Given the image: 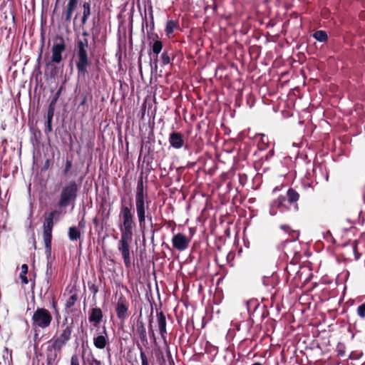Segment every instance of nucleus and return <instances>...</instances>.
<instances>
[{"mask_svg":"<svg viewBox=\"0 0 365 365\" xmlns=\"http://www.w3.org/2000/svg\"><path fill=\"white\" fill-rule=\"evenodd\" d=\"M89 33L83 29L81 36H78L76 42L74 54L76 57V66L78 71V93L76 100L79 101L78 110L82 113L85 108L88 109V103L91 102V87L89 84L90 77L88 68L91 65V61L88 57L87 48L88 40L87 36Z\"/></svg>","mask_w":365,"mask_h":365,"instance_id":"nucleus-1","label":"nucleus"},{"mask_svg":"<svg viewBox=\"0 0 365 365\" xmlns=\"http://www.w3.org/2000/svg\"><path fill=\"white\" fill-rule=\"evenodd\" d=\"M119 210V228L120 235H133V230L136 227L135 220V210L133 208L132 199L126 201L124 196L120 197Z\"/></svg>","mask_w":365,"mask_h":365,"instance_id":"nucleus-2","label":"nucleus"},{"mask_svg":"<svg viewBox=\"0 0 365 365\" xmlns=\"http://www.w3.org/2000/svg\"><path fill=\"white\" fill-rule=\"evenodd\" d=\"M300 195L294 188L287 190L285 195H280L274 201V205L280 210H299L298 201Z\"/></svg>","mask_w":365,"mask_h":365,"instance_id":"nucleus-3","label":"nucleus"},{"mask_svg":"<svg viewBox=\"0 0 365 365\" xmlns=\"http://www.w3.org/2000/svg\"><path fill=\"white\" fill-rule=\"evenodd\" d=\"M135 211L140 229L144 230L148 220L153 223V216L149 207L151 201L148 198L135 199Z\"/></svg>","mask_w":365,"mask_h":365,"instance_id":"nucleus-4","label":"nucleus"},{"mask_svg":"<svg viewBox=\"0 0 365 365\" xmlns=\"http://www.w3.org/2000/svg\"><path fill=\"white\" fill-rule=\"evenodd\" d=\"M106 41V31L103 30L96 37L93 36V59L95 58V64L97 68L102 65L104 61L105 44Z\"/></svg>","mask_w":365,"mask_h":365,"instance_id":"nucleus-5","label":"nucleus"},{"mask_svg":"<svg viewBox=\"0 0 365 365\" xmlns=\"http://www.w3.org/2000/svg\"><path fill=\"white\" fill-rule=\"evenodd\" d=\"M133 235H120V239L118 242V250L120 252L126 268L131 267L130 245Z\"/></svg>","mask_w":365,"mask_h":365,"instance_id":"nucleus-6","label":"nucleus"},{"mask_svg":"<svg viewBox=\"0 0 365 365\" xmlns=\"http://www.w3.org/2000/svg\"><path fill=\"white\" fill-rule=\"evenodd\" d=\"M32 327L46 329L52 321V315L49 311L43 307H37L32 316Z\"/></svg>","mask_w":365,"mask_h":365,"instance_id":"nucleus-7","label":"nucleus"},{"mask_svg":"<svg viewBox=\"0 0 365 365\" xmlns=\"http://www.w3.org/2000/svg\"><path fill=\"white\" fill-rule=\"evenodd\" d=\"M61 212L58 210H53L44 215L43 223V237L52 238V230L54 225L60 220Z\"/></svg>","mask_w":365,"mask_h":365,"instance_id":"nucleus-8","label":"nucleus"},{"mask_svg":"<svg viewBox=\"0 0 365 365\" xmlns=\"http://www.w3.org/2000/svg\"><path fill=\"white\" fill-rule=\"evenodd\" d=\"M77 190V185L74 181H71L66 185L62 189L58 200V205L61 207H67L71 202L76 198Z\"/></svg>","mask_w":365,"mask_h":365,"instance_id":"nucleus-9","label":"nucleus"},{"mask_svg":"<svg viewBox=\"0 0 365 365\" xmlns=\"http://www.w3.org/2000/svg\"><path fill=\"white\" fill-rule=\"evenodd\" d=\"M115 311L118 319L124 323L129 316V302L126 297L120 294L115 306Z\"/></svg>","mask_w":365,"mask_h":365,"instance_id":"nucleus-10","label":"nucleus"},{"mask_svg":"<svg viewBox=\"0 0 365 365\" xmlns=\"http://www.w3.org/2000/svg\"><path fill=\"white\" fill-rule=\"evenodd\" d=\"M173 247L178 251L185 250L190 244V240L183 234L178 233L172 238Z\"/></svg>","mask_w":365,"mask_h":365,"instance_id":"nucleus-11","label":"nucleus"},{"mask_svg":"<svg viewBox=\"0 0 365 365\" xmlns=\"http://www.w3.org/2000/svg\"><path fill=\"white\" fill-rule=\"evenodd\" d=\"M157 322L158 327L159 329V333L162 339L164 341V344L167 346V329H166V317L165 314L163 312H157Z\"/></svg>","mask_w":365,"mask_h":365,"instance_id":"nucleus-12","label":"nucleus"},{"mask_svg":"<svg viewBox=\"0 0 365 365\" xmlns=\"http://www.w3.org/2000/svg\"><path fill=\"white\" fill-rule=\"evenodd\" d=\"M169 143L175 149H180L184 145L182 135L179 132H173L169 136Z\"/></svg>","mask_w":365,"mask_h":365,"instance_id":"nucleus-13","label":"nucleus"},{"mask_svg":"<svg viewBox=\"0 0 365 365\" xmlns=\"http://www.w3.org/2000/svg\"><path fill=\"white\" fill-rule=\"evenodd\" d=\"M300 265L298 263L291 262L289 264L287 265L284 270L287 274V279H289L291 277L295 279L297 275H299Z\"/></svg>","mask_w":365,"mask_h":365,"instance_id":"nucleus-14","label":"nucleus"},{"mask_svg":"<svg viewBox=\"0 0 365 365\" xmlns=\"http://www.w3.org/2000/svg\"><path fill=\"white\" fill-rule=\"evenodd\" d=\"M103 331L104 335H98L93 339L94 346L100 349H104L107 344H108V339L107 337L106 329L105 327H103Z\"/></svg>","mask_w":365,"mask_h":365,"instance_id":"nucleus-15","label":"nucleus"},{"mask_svg":"<svg viewBox=\"0 0 365 365\" xmlns=\"http://www.w3.org/2000/svg\"><path fill=\"white\" fill-rule=\"evenodd\" d=\"M148 198L147 187H144L143 177H140L137 182L135 199Z\"/></svg>","mask_w":365,"mask_h":365,"instance_id":"nucleus-16","label":"nucleus"},{"mask_svg":"<svg viewBox=\"0 0 365 365\" xmlns=\"http://www.w3.org/2000/svg\"><path fill=\"white\" fill-rule=\"evenodd\" d=\"M56 41L51 48L52 52H56L62 54L66 49V43L62 36L57 35L54 38Z\"/></svg>","mask_w":365,"mask_h":365,"instance_id":"nucleus-17","label":"nucleus"},{"mask_svg":"<svg viewBox=\"0 0 365 365\" xmlns=\"http://www.w3.org/2000/svg\"><path fill=\"white\" fill-rule=\"evenodd\" d=\"M136 332L139 335L141 341L145 344L148 343L146 329L143 321H138L136 325Z\"/></svg>","mask_w":365,"mask_h":365,"instance_id":"nucleus-18","label":"nucleus"},{"mask_svg":"<svg viewBox=\"0 0 365 365\" xmlns=\"http://www.w3.org/2000/svg\"><path fill=\"white\" fill-rule=\"evenodd\" d=\"M52 63L49 61L46 62L45 75L55 79L58 75L59 70L57 67L53 66Z\"/></svg>","mask_w":365,"mask_h":365,"instance_id":"nucleus-19","label":"nucleus"},{"mask_svg":"<svg viewBox=\"0 0 365 365\" xmlns=\"http://www.w3.org/2000/svg\"><path fill=\"white\" fill-rule=\"evenodd\" d=\"M44 246H45V255L46 257V263H53L51 259V242L52 238L43 237Z\"/></svg>","mask_w":365,"mask_h":365,"instance_id":"nucleus-20","label":"nucleus"},{"mask_svg":"<svg viewBox=\"0 0 365 365\" xmlns=\"http://www.w3.org/2000/svg\"><path fill=\"white\" fill-rule=\"evenodd\" d=\"M65 344L66 343L63 341H62L61 339L58 337L51 341V344L48 346L46 351L47 352H51L53 350L55 351V352H56L57 351H58L61 350V349Z\"/></svg>","mask_w":365,"mask_h":365,"instance_id":"nucleus-21","label":"nucleus"},{"mask_svg":"<svg viewBox=\"0 0 365 365\" xmlns=\"http://www.w3.org/2000/svg\"><path fill=\"white\" fill-rule=\"evenodd\" d=\"M178 27V23L176 21L174 20H169L166 23L165 26V34L166 36L168 37H170V36L173 34L175 29Z\"/></svg>","mask_w":365,"mask_h":365,"instance_id":"nucleus-22","label":"nucleus"},{"mask_svg":"<svg viewBox=\"0 0 365 365\" xmlns=\"http://www.w3.org/2000/svg\"><path fill=\"white\" fill-rule=\"evenodd\" d=\"M171 56L173 53L170 50L165 49L160 56L161 66H165L171 63Z\"/></svg>","mask_w":365,"mask_h":365,"instance_id":"nucleus-23","label":"nucleus"},{"mask_svg":"<svg viewBox=\"0 0 365 365\" xmlns=\"http://www.w3.org/2000/svg\"><path fill=\"white\" fill-rule=\"evenodd\" d=\"M68 236L71 241H76L80 239L81 232L79 229L76 226H71L68 228Z\"/></svg>","mask_w":365,"mask_h":365,"instance_id":"nucleus-24","label":"nucleus"},{"mask_svg":"<svg viewBox=\"0 0 365 365\" xmlns=\"http://www.w3.org/2000/svg\"><path fill=\"white\" fill-rule=\"evenodd\" d=\"M82 365H91V350L85 349L83 346Z\"/></svg>","mask_w":365,"mask_h":365,"instance_id":"nucleus-25","label":"nucleus"},{"mask_svg":"<svg viewBox=\"0 0 365 365\" xmlns=\"http://www.w3.org/2000/svg\"><path fill=\"white\" fill-rule=\"evenodd\" d=\"M90 1L91 0H89L88 2H85L83 6V14L81 20L82 26H83L86 23L87 19L91 14Z\"/></svg>","mask_w":365,"mask_h":365,"instance_id":"nucleus-26","label":"nucleus"},{"mask_svg":"<svg viewBox=\"0 0 365 365\" xmlns=\"http://www.w3.org/2000/svg\"><path fill=\"white\" fill-rule=\"evenodd\" d=\"M52 264L51 262L46 263V278L45 280L46 282L47 287L46 293L48 292L51 288V277L52 276Z\"/></svg>","mask_w":365,"mask_h":365,"instance_id":"nucleus-27","label":"nucleus"},{"mask_svg":"<svg viewBox=\"0 0 365 365\" xmlns=\"http://www.w3.org/2000/svg\"><path fill=\"white\" fill-rule=\"evenodd\" d=\"M21 269V271L19 274V278L23 284H27L29 283V279L26 275L29 272V266L26 264H23Z\"/></svg>","mask_w":365,"mask_h":365,"instance_id":"nucleus-28","label":"nucleus"},{"mask_svg":"<svg viewBox=\"0 0 365 365\" xmlns=\"http://www.w3.org/2000/svg\"><path fill=\"white\" fill-rule=\"evenodd\" d=\"M259 308V304L256 300H250L247 302V309L250 315L254 314Z\"/></svg>","mask_w":365,"mask_h":365,"instance_id":"nucleus-29","label":"nucleus"},{"mask_svg":"<svg viewBox=\"0 0 365 365\" xmlns=\"http://www.w3.org/2000/svg\"><path fill=\"white\" fill-rule=\"evenodd\" d=\"M313 37L319 42H326L328 39L327 32L322 30L315 31L313 34Z\"/></svg>","mask_w":365,"mask_h":365,"instance_id":"nucleus-30","label":"nucleus"},{"mask_svg":"<svg viewBox=\"0 0 365 365\" xmlns=\"http://www.w3.org/2000/svg\"><path fill=\"white\" fill-rule=\"evenodd\" d=\"M102 317L103 314L101 309L99 308H93V322H94L95 326L101 321Z\"/></svg>","mask_w":365,"mask_h":365,"instance_id":"nucleus-31","label":"nucleus"},{"mask_svg":"<svg viewBox=\"0 0 365 365\" xmlns=\"http://www.w3.org/2000/svg\"><path fill=\"white\" fill-rule=\"evenodd\" d=\"M163 43L160 40H156L152 45V52L153 55H159L163 50Z\"/></svg>","mask_w":365,"mask_h":365,"instance_id":"nucleus-32","label":"nucleus"},{"mask_svg":"<svg viewBox=\"0 0 365 365\" xmlns=\"http://www.w3.org/2000/svg\"><path fill=\"white\" fill-rule=\"evenodd\" d=\"M63 90V86L61 85L58 88V90L56 91V92L53 94V96H52V98H51L50 100V102H49V104L51 105H53V106H56V103L58 101V98L59 97L61 96V93Z\"/></svg>","mask_w":365,"mask_h":365,"instance_id":"nucleus-33","label":"nucleus"},{"mask_svg":"<svg viewBox=\"0 0 365 365\" xmlns=\"http://www.w3.org/2000/svg\"><path fill=\"white\" fill-rule=\"evenodd\" d=\"M71 329L69 327H67L63 332L60 334L58 336L59 339H61L62 341H63L65 343L68 341L71 338Z\"/></svg>","mask_w":365,"mask_h":365,"instance_id":"nucleus-34","label":"nucleus"},{"mask_svg":"<svg viewBox=\"0 0 365 365\" xmlns=\"http://www.w3.org/2000/svg\"><path fill=\"white\" fill-rule=\"evenodd\" d=\"M260 136V143L262 144L260 149H265L269 146V140L268 136L264 134H259Z\"/></svg>","mask_w":365,"mask_h":365,"instance_id":"nucleus-35","label":"nucleus"},{"mask_svg":"<svg viewBox=\"0 0 365 365\" xmlns=\"http://www.w3.org/2000/svg\"><path fill=\"white\" fill-rule=\"evenodd\" d=\"M55 109H56V106L48 104L47 113H46V120H53Z\"/></svg>","mask_w":365,"mask_h":365,"instance_id":"nucleus-36","label":"nucleus"},{"mask_svg":"<svg viewBox=\"0 0 365 365\" xmlns=\"http://www.w3.org/2000/svg\"><path fill=\"white\" fill-rule=\"evenodd\" d=\"M77 301V296L76 294H72L66 300L65 306L66 308H71L72 307L76 302Z\"/></svg>","mask_w":365,"mask_h":365,"instance_id":"nucleus-37","label":"nucleus"},{"mask_svg":"<svg viewBox=\"0 0 365 365\" xmlns=\"http://www.w3.org/2000/svg\"><path fill=\"white\" fill-rule=\"evenodd\" d=\"M75 9H76V8L67 5L66 15H65V21H66L69 22L71 21L72 14H73V11H75Z\"/></svg>","mask_w":365,"mask_h":365,"instance_id":"nucleus-38","label":"nucleus"},{"mask_svg":"<svg viewBox=\"0 0 365 365\" xmlns=\"http://www.w3.org/2000/svg\"><path fill=\"white\" fill-rule=\"evenodd\" d=\"M56 356H57L56 352H54V353H53V351L47 352V356H46L47 365H53V363L54 362Z\"/></svg>","mask_w":365,"mask_h":365,"instance_id":"nucleus-39","label":"nucleus"},{"mask_svg":"<svg viewBox=\"0 0 365 365\" xmlns=\"http://www.w3.org/2000/svg\"><path fill=\"white\" fill-rule=\"evenodd\" d=\"M62 60V54L52 52V55L51 57V63H59Z\"/></svg>","mask_w":365,"mask_h":365,"instance_id":"nucleus-40","label":"nucleus"},{"mask_svg":"<svg viewBox=\"0 0 365 365\" xmlns=\"http://www.w3.org/2000/svg\"><path fill=\"white\" fill-rule=\"evenodd\" d=\"M138 346L140 351V356L142 365H149L147 356L145 354V352L143 351L142 347L140 346V345L139 344H138Z\"/></svg>","mask_w":365,"mask_h":365,"instance_id":"nucleus-41","label":"nucleus"},{"mask_svg":"<svg viewBox=\"0 0 365 365\" xmlns=\"http://www.w3.org/2000/svg\"><path fill=\"white\" fill-rule=\"evenodd\" d=\"M148 333H149L150 338L152 339L153 342L155 344H157V339H156L155 334L154 330L153 329L152 320H150V322H149Z\"/></svg>","mask_w":365,"mask_h":365,"instance_id":"nucleus-42","label":"nucleus"},{"mask_svg":"<svg viewBox=\"0 0 365 365\" xmlns=\"http://www.w3.org/2000/svg\"><path fill=\"white\" fill-rule=\"evenodd\" d=\"M72 166H73L72 160L67 158L66 163H65L63 170V174L65 175H67L70 173V171L71 170Z\"/></svg>","mask_w":365,"mask_h":365,"instance_id":"nucleus-43","label":"nucleus"},{"mask_svg":"<svg viewBox=\"0 0 365 365\" xmlns=\"http://www.w3.org/2000/svg\"><path fill=\"white\" fill-rule=\"evenodd\" d=\"M357 314L362 319L365 318V303L359 305L356 309Z\"/></svg>","mask_w":365,"mask_h":365,"instance_id":"nucleus-44","label":"nucleus"},{"mask_svg":"<svg viewBox=\"0 0 365 365\" xmlns=\"http://www.w3.org/2000/svg\"><path fill=\"white\" fill-rule=\"evenodd\" d=\"M149 16H150V31L154 30V16H153V6H150L149 7Z\"/></svg>","mask_w":365,"mask_h":365,"instance_id":"nucleus-45","label":"nucleus"},{"mask_svg":"<svg viewBox=\"0 0 365 365\" xmlns=\"http://www.w3.org/2000/svg\"><path fill=\"white\" fill-rule=\"evenodd\" d=\"M53 120H46L45 122V128L44 132L46 134H48L49 133L52 132L53 130Z\"/></svg>","mask_w":365,"mask_h":365,"instance_id":"nucleus-46","label":"nucleus"},{"mask_svg":"<svg viewBox=\"0 0 365 365\" xmlns=\"http://www.w3.org/2000/svg\"><path fill=\"white\" fill-rule=\"evenodd\" d=\"M239 180L241 185H244L247 181V175L246 174H239Z\"/></svg>","mask_w":365,"mask_h":365,"instance_id":"nucleus-47","label":"nucleus"},{"mask_svg":"<svg viewBox=\"0 0 365 365\" xmlns=\"http://www.w3.org/2000/svg\"><path fill=\"white\" fill-rule=\"evenodd\" d=\"M51 304V307L54 309L56 313L58 314V309H57V302H56L54 296L52 297Z\"/></svg>","mask_w":365,"mask_h":365,"instance_id":"nucleus-48","label":"nucleus"},{"mask_svg":"<svg viewBox=\"0 0 365 365\" xmlns=\"http://www.w3.org/2000/svg\"><path fill=\"white\" fill-rule=\"evenodd\" d=\"M71 365H79L78 359L76 355H73L71 356Z\"/></svg>","mask_w":365,"mask_h":365,"instance_id":"nucleus-49","label":"nucleus"},{"mask_svg":"<svg viewBox=\"0 0 365 365\" xmlns=\"http://www.w3.org/2000/svg\"><path fill=\"white\" fill-rule=\"evenodd\" d=\"M159 61L158 55H153V58L151 59V65L153 64L155 68L158 67V63Z\"/></svg>","mask_w":365,"mask_h":365,"instance_id":"nucleus-50","label":"nucleus"},{"mask_svg":"<svg viewBox=\"0 0 365 365\" xmlns=\"http://www.w3.org/2000/svg\"><path fill=\"white\" fill-rule=\"evenodd\" d=\"M168 227H172V232H173L175 230V222L173 220H169L166 222Z\"/></svg>","mask_w":365,"mask_h":365,"instance_id":"nucleus-51","label":"nucleus"},{"mask_svg":"<svg viewBox=\"0 0 365 365\" xmlns=\"http://www.w3.org/2000/svg\"><path fill=\"white\" fill-rule=\"evenodd\" d=\"M87 319L89 323H91V304L89 305L87 311Z\"/></svg>","mask_w":365,"mask_h":365,"instance_id":"nucleus-52","label":"nucleus"},{"mask_svg":"<svg viewBox=\"0 0 365 365\" xmlns=\"http://www.w3.org/2000/svg\"><path fill=\"white\" fill-rule=\"evenodd\" d=\"M78 0H68V4L72 7L76 8Z\"/></svg>","mask_w":365,"mask_h":365,"instance_id":"nucleus-53","label":"nucleus"},{"mask_svg":"<svg viewBox=\"0 0 365 365\" xmlns=\"http://www.w3.org/2000/svg\"><path fill=\"white\" fill-rule=\"evenodd\" d=\"M274 154V149L272 148L269 152L265 156V159L267 160H269L270 158H272Z\"/></svg>","mask_w":365,"mask_h":365,"instance_id":"nucleus-54","label":"nucleus"},{"mask_svg":"<svg viewBox=\"0 0 365 365\" xmlns=\"http://www.w3.org/2000/svg\"><path fill=\"white\" fill-rule=\"evenodd\" d=\"M280 228L286 232H289L291 230V227L287 225H282L280 226Z\"/></svg>","mask_w":365,"mask_h":365,"instance_id":"nucleus-55","label":"nucleus"},{"mask_svg":"<svg viewBox=\"0 0 365 365\" xmlns=\"http://www.w3.org/2000/svg\"><path fill=\"white\" fill-rule=\"evenodd\" d=\"M49 165H50V160H46L43 168H42V170H46L48 168Z\"/></svg>","mask_w":365,"mask_h":365,"instance_id":"nucleus-56","label":"nucleus"},{"mask_svg":"<svg viewBox=\"0 0 365 365\" xmlns=\"http://www.w3.org/2000/svg\"><path fill=\"white\" fill-rule=\"evenodd\" d=\"M32 239H33V247L34 250H36V242L34 235H33Z\"/></svg>","mask_w":365,"mask_h":365,"instance_id":"nucleus-57","label":"nucleus"},{"mask_svg":"<svg viewBox=\"0 0 365 365\" xmlns=\"http://www.w3.org/2000/svg\"><path fill=\"white\" fill-rule=\"evenodd\" d=\"M91 165V156L88 157V160H87V167H88V168H89Z\"/></svg>","mask_w":365,"mask_h":365,"instance_id":"nucleus-58","label":"nucleus"},{"mask_svg":"<svg viewBox=\"0 0 365 365\" xmlns=\"http://www.w3.org/2000/svg\"><path fill=\"white\" fill-rule=\"evenodd\" d=\"M91 285H92L91 281L88 280L87 282V287H88V290H90V291H91Z\"/></svg>","mask_w":365,"mask_h":365,"instance_id":"nucleus-59","label":"nucleus"},{"mask_svg":"<svg viewBox=\"0 0 365 365\" xmlns=\"http://www.w3.org/2000/svg\"><path fill=\"white\" fill-rule=\"evenodd\" d=\"M89 237L91 235V226L89 225V232H88ZM89 245H91V240L89 239Z\"/></svg>","mask_w":365,"mask_h":365,"instance_id":"nucleus-60","label":"nucleus"},{"mask_svg":"<svg viewBox=\"0 0 365 365\" xmlns=\"http://www.w3.org/2000/svg\"><path fill=\"white\" fill-rule=\"evenodd\" d=\"M93 365H100V363L98 361L93 359Z\"/></svg>","mask_w":365,"mask_h":365,"instance_id":"nucleus-61","label":"nucleus"},{"mask_svg":"<svg viewBox=\"0 0 365 365\" xmlns=\"http://www.w3.org/2000/svg\"><path fill=\"white\" fill-rule=\"evenodd\" d=\"M41 52L40 53V54L38 55V58H37V61L39 62L40 60H41Z\"/></svg>","mask_w":365,"mask_h":365,"instance_id":"nucleus-62","label":"nucleus"},{"mask_svg":"<svg viewBox=\"0 0 365 365\" xmlns=\"http://www.w3.org/2000/svg\"><path fill=\"white\" fill-rule=\"evenodd\" d=\"M92 289L94 291V292H97V289L95 288V286L93 284Z\"/></svg>","mask_w":365,"mask_h":365,"instance_id":"nucleus-63","label":"nucleus"},{"mask_svg":"<svg viewBox=\"0 0 365 365\" xmlns=\"http://www.w3.org/2000/svg\"><path fill=\"white\" fill-rule=\"evenodd\" d=\"M252 365H262V364H260L259 362H255V363L252 364Z\"/></svg>","mask_w":365,"mask_h":365,"instance_id":"nucleus-64","label":"nucleus"}]
</instances>
